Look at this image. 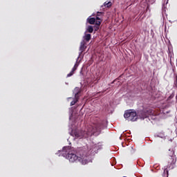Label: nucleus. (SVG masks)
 <instances>
[{
	"label": "nucleus",
	"mask_w": 177,
	"mask_h": 177,
	"mask_svg": "<svg viewBox=\"0 0 177 177\" xmlns=\"http://www.w3.org/2000/svg\"><path fill=\"white\" fill-rule=\"evenodd\" d=\"M70 147H64L63 151L68 153L66 156V158L70 161V162H81L82 165H86L89 162L88 157L89 153L86 151V149L84 147L79 148L76 150V153L70 152Z\"/></svg>",
	"instance_id": "obj_1"
},
{
	"label": "nucleus",
	"mask_w": 177,
	"mask_h": 177,
	"mask_svg": "<svg viewBox=\"0 0 177 177\" xmlns=\"http://www.w3.org/2000/svg\"><path fill=\"white\" fill-rule=\"evenodd\" d=\"M167 154V161L168 162L167 168H169V169H174V168H175V164L176 162L175 151H174V149H169Z\"/></svg>",
	"instance_id": "obj_2"
},
{
	"label": "nucleus",
	"mask_w": 177,
	"mask_h": 177,
	"mask_svg": "<svg viewBox=\"0 0 177 177\" xmlns=\"http://www.w3.org/2000/svg\"><path fill=\"white\" fill-rule=\"evenodd\" d=\"M91 132L92 133H96V132H100L103 129V121L99 118H95L93 122Z\"/></svg>",
	"instance_id": "obj_3"
},
{
	"label": "nucleus",
	"mask_w": 177,
	"mask_h": 177,
	"mask_svg": "<svg viewBox=\"0 0 177 177\" xmlns=\"http://www.w3.org/2000/svg\"><path fill=\"white\" fill-rule=\"evenodd\" d=\"M124 117L127 121H136L138 120V113L134 110L129 109L125 111Z\"/></svg>",
	"instance_id": "obj_4"
},
{
	"label": "nucleus",
	"mask_w": 177,
	"mask_h": 177,
	"mask_svg": "<svg viewBox=\"0 0 177 177\" xmlns=\"http://www.w3.org/2000/svg\"><path fill=\"white\" fill-rule=\"evenodd\" d=\"M75 98L74 100L71 102V106H74L75 103L78 102V100H80V95L81 93V88H75Z\"/></svg>",
	"instance_id": "obj_5"
},
{
	"label": "nucleus",
	"mask_w": 177,
	"mask_h": 177,
	"mask_svg": "<svg viewBox=\"0 0 177 177\" xmlns=\"http://www.w3.org/2000/svg\"><path fill=\"white\" fill-rule=\"evenodd\" d=\"M86 49V42H85L84 40H83L82 41H81L80 47V50L81 53H82L83 52H85Z\"/></svg>",
	"instance_id": "obj_6"
},
{
	"label": "nucleus",
	"mask_w": 177,
	"mask_h": 177,
	"mask_svg": "<svg viewBox=\"0 0 177 177\" xmlns=\"http://www.w3.org/2000/svg\"><path fill=\"white\" fill-rule=\"evenodd\" d=\"M138 114L139 117L142 120H145V118H147V113L143 110L139 111Z\"/></svg>",
	"instance_id": "obj_7"
},
{
	"label": "nucleus",
	"mask_w": 177,
	"mask_h": 177,
	"mask_svg": "<svg viewBox=\"0 0 177 177\" xmlns=\"http://www.w3.org/2000/svg\"><path fill=\"white\" fill-rule=\"evenodd\" d=\"M85 135V133L82 131H76L75 133V138H80V139H82L84 138V136Z\"/></svg>",
	"instance_id": "obj_8"
},
{
	"label": "nucleus",
	"mask_w": 177,
	"mask_h": 177,
	"mask_svg": "<svg viewBox=\"0 0 177 177\" xmlns=\"http://www.w3.org/2000/svg\"><path fill=\"white\" fill-rule=\"evenodd\" d=\"M87 21L89 24H95L96 22V18L89 17L87 19Z\"/></svg>",
	"instance_id": "obj_9"
},
{
	"label": "nucleus",
	"mask_w": 177,
	"mask_h": 177,
	"mask_svg": "<svg viewBox=\"0 0 177 177\" xmlns=\"http://www.w3.org/2000/svg\"><path fill=\"white\" fill-rule=\"evenodd\" d=\"M91 38H92V35H91V34H86L84 36V41H86V42H89V41H91Z\"/></svg>",
	"instance_id": "obj_10"
},
{
	"label": "nucleus",
	"mask_w": 177,
	"mask_h": 177,
	"mask_svg": "<svg viewBox=\"0 0 177 177\" xmlns=\"http://www.w3.org/2000/svg\"><path fill=\"white\" fill-rule=\"evenodd\" d=\"M87 32H90L91 34L92 32H93V26H88V28H87Z\"/></svg>",
	"instance_id": "obj_11"
},
{
	"label": "nucleus",
	"mask_w": 177,
	"mask_h": 177,
	"mask_svg": "<svg viewBox=\"0 0 177 177\" xmlns=\"http://www.w3.org/2000/svg\"><path fill=\"white\" fill-rule=\"evenodd\" d=\"M104 6H105V8H110L111 6V1H109L108 3L105 2Z\"/></svg>",
	"instance_id": "obj_12"
},
{
	"label": "nucleus",
	"mask_w": 177,
	"mask_h": 177,
	"mask_svg": "<svg viewBox=\"0 0 177 177\" xmlns=\"http://www.w3.org/2000/svg\"><path fill=\"white\" fill-rule=\"evenodd\" d=\"M103 21V20H99V21H95V26L100 27V24H102V22Z\"/></svg>",
	"instance_id": "obj_13"
},
{
	"label": "nucleus",
	"mask_w": 177,
	"mask_h": 177,
	"mask_svg": "<svg viewBox=\"0 0 177 177\" xmlns=\"http://www.w3.org/2000/svg\"><path fill=\"white\" fill-rule=\"evenodd\" d=\"M104 15V12H97V16L100 17V19H102V17H103Z\"/></svg>",
	"instance_id": "obj_14"
},
{
	"label": "nucleus",
	"mask_w": 177,
	"mask_h": 177,
	"mask_svg": "<svg viewBox=\"0 0 177 177\" xmlns=\"http://www.w3.org/2000/svg\"><path fill=\"white\" fill-rule=\"evenodd\" d=\"M74 73L73 71H71L70 73H68L67 75V77H71L72 75H73Z\"/></svg>",
	"instance_id": "obj_15"
},
{
	"label": "nucleus",
	"mask_w": 177,
	"mask_h": 177,
	"mask_svg": "<svg viewBox=\"0 0 177 177\" xmlns=\"http://www.w3.org/2000/svg\"><path fill=\"white\" fill-rule=\"evenodd\" d=\"M165 172H167V177H168V170H167V168L164 169L163 174H165Z\"/></svg>",
	"instance_id": "obj_16"
},
{
	"label": "nucleus",
	"mask_w": 177,
	"mask_h": 177,
	"mask_svg": "<svg viewBox=\"0 0 177 177\" xmlns=\"http://www.w3.org/2000/svg\"><path fill=\"white\" fill-rule=\"evenodd\" d=\"M99 27H100V26H97V25H95V26H94L95 31H97V30H99Z\"/></svg>",
	"instance_id": "obj_17"
},
{
	"label": "nucleus",
	"mask_w": 177,
	"mask_h": 177,
	"mask_svg": "<svg viewBox=\"0 0 177 177\" xmlns=\"http://www.w3.org/2000/svg\"><path fill=\"white\" fill-rule=\"evenodd\" d=\"M99 21V20H102V18L100 17H97V15H96V18H95V21Z\"/></svg>",
	"instance_id": "obj_18"
},
{
	"label": "nucleus",
	"mask_w": 177,
	"mask_h": 177,
	"mask_svg": "<svg viewBox=\"0 0 177 177\" xmlns=\"http://www.w3.org/2000/svg\"><path fill=\"white\" fill-rule=\"evenodd\" d=\"M75 70H77V68L76 67H73L71 71H73V73H74V71H75Z\"/></svg>",
	"instance_id": "obj_19"
},
{
	"label": "nucleus",
	"mask_w": 177,
	"mask_h": 177,
	"mask_svg": "<svg viewBox=\"0 0 177 177\" xmlns=\"http://www.w3.org/2000/svg\"><path fill=\"white\" fill-rule=\"evenodd\" d=\"M75 70H77V68L76 67H73L71 71H73V73H74V71H75Z\"/></svg>",
	"instance_id": "obj_20"
},
{
	"label": "nucleus",
	"mask_w": 177,
	"mask_h": 177,
	"mask_svg": "<svg viewBox=\"0 0 177 177\" xmlns=\"http://www.w3.org/2000/svg\"><path fill=\"white\" fill-rule=\"evenodd\" d=\"M73 67H76V68H78V64L76 63Z\"/></svg>",
	"instance_id": "obj_21"
}]
</instances>
